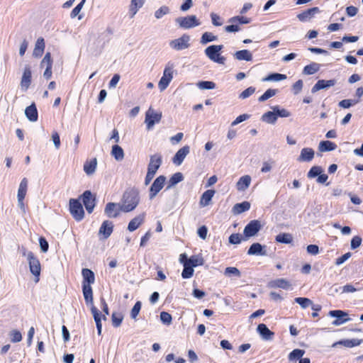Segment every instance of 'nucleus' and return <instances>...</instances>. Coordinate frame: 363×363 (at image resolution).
<instances>
[{"mask_svg":"<svg viewBox=\"0 0 363 363\" xmlns=\"http://www.w3.org/2000/svg\"><path fill=\"white\" fill-rule=\"evenodd\" d=\"M196 85L200 89H213L216 88V84L210 81H201Z\"/></svg>","mask_w":363,"mask_h":363,"instance_id":"nucleus-48","label":"nucleus"},{"mask_svg":"<svg viewBox=\"0 0 363 363\" xmlns=\"http://www.w3.org/2000/svg\"><path fill=\"white\" fill-rule=\"evenodd\" d=\"M363 342L361 339H345L341 340L333 344V347H336L338 345H342L345 347L352 348L356 346H359Z\"/></svg>","mask_w":363,"mask_h":363,"instance_id":"nucleus-17","label":"nucleus"},{"mask_svg":"<svg viewBox=\"0 0 363 363\" xmlns=\"http://www.w3.org/2000/svg\"><path fill=\"white\" fill-rule=\"evenodd\" d=\"M97 167V160H86L84 164V171L87 175L93 174Z\"/></svg>","mask_w":363,"mask_h":363,"instance_id":"nucleus-31","label":"nucleus"},{"mask_svg":"<svg viewBox=\"0 0 363 363\" xmlns=\"http://www.w3.org/2000/svg\"><path fill=\"white\" fill-rule=\"evenodd\" d=\"M320 65L316 62H311V64L304 67L303 73L306 75H311L319 71Z\"/></svg>","mask_w":363,"mask_h":363,"instance_id":"nucleus-35","label":"nucleus"},{"mask_svg":"<svg viewBox=\"0 0 363 363\" xmlns=\"http://www.w3.org/2000/svg\"><path fill=\"white\" fill-rule=\"evenodd\" d=\"M160 161L161 160H150L147 168V172L155 174L161 165Z\"/></svg>","mask_w":363,"mask_h":363,"instance_id":"nucleus-49","label":"nucleus"},{"mask_svg":"<svg viewBox=\"0 0 363 363\" xmlns=\"http://www.w3.org/2000/svg\"><path fill=\"white\" fill-rule=\"evenodd\" d=\"M162 118V112L155 111L150 106L145 113V123L147 129L151 130L154 125L159 123Z\"/></svg>","mask_w":363,"mask_h":363,"instance_id":"nucleus-3","label":"nucleus"},{"mask_svg":"<svg viewBox=\"0 0 363 363\" xmlns=\"http://www.w3.org/2000/svg\"><path fill=\"white\" fill-rule=\"evenodd\" d=\"M9 337L12 342H18L22 340L21 333L16 330H13L9 333Z\"/></svg>","mask_w":363,"mask_h":363,"instance_id":"nucleus-56","label":"nucleus"},{"mask_svg":"<svg viewBox=\"0 0 363 363\" xmlns=\"http://www.w3.org/2000/svg\"><path fill=\"white\" fill-rule=\"evenodd\" d=\"M234 57L238 60L251 61L252 60V53L247 50H242L235 52Z\"/></svg>","mask_w":363,"mask_h":363,"instance_id":"nucleus-30","label":"nucleus"},{"mask_svg":"<svg viewBox=\"0 0 363 363\" xmlns=\"http://www.w3.org/2000/svg\"><path fill=\"white\" fill-rule=\"evenodd\" d=\"M166 177L164 176L158 177L153 182L150 189V199H152L159 191L163 188Z\"/></svg>","mask_w":363,"mask_h":363,"instance_id":"nucleus-13","label":"nucleus"},{"mask_svg":"<svg viewBox=\"0 0 363 363\" xmlns=\"http://www.w3.org/2000/svg\"><path fill=\"white\" fill-rule=\"evenodd\" d=\"M121 205L120 203H108L104 208V213L108 218H116L120 215Z\"/></svg>","mask_w":363,"mask_h":363,"instance_id":"nucleus-11","label":"nucleus"},{"mask_svg":"<svg viewBox=\"0 0 363 363\" xmlns=\"http://www.w3.org/2000/svg\"><path fill=\"white\" fill-rule=\"evenodd\" d=\"M189 152V147L184 146L177 151L173 159H184Z\"/></svg>","mask_w":363,"mask_h":363,"instance_id":"nucleus-54","label":"nucleus"},{"mask_svg":"<svg viewBox=\"0 0 363 363\" xmlns=\"http://www.w3.org/2000/svg\"><path fill=\"white\" fill-rule=\"evenodd\" d=\"M91 311L93 314L94 320L96 322L98 335H100L101 334V328H102L100 313H99V310L94 306H91Z\"/></svg>","mask_w":363,"mask_h":363,"instance_id":"nucleus-32","label":"nucleus"},{"mask_svg":"<svg viewBox=\"0 0 363 363\" xmlns=\"http://www.w3.org/2000/svg\"><path fill=\"white\" fill-rule=\"evenodd\" d=\"M123 320V316L121 314L113 313L112 314V323L116 328L118 327Z\"/></svg>","mask_w":363,"mask_h":363,"instance_id":"nucleus-63","label":"nucleus"},{"mask_svg":"<svg viewBox=\"0 0 363 363\" xmlns=\"http://www.w3.org/2000/svg\"><path fill=\"white\" fill-rule=\"evenodd\" d=\"M69 211L75 220H81L84 218V211L82 203L78 200L70 199Z\"/></svg>","mask_w":363,"mask_h":363,"instance_id":"nucleus-8","label":"nucleus"},{"mask_svg":"<svg viewBox=\"0 0 363 363\" xmlns=\"http://www.w3.org/2000/svg\"><path fill=\"white\" fill-rule=\"evenodd\" d=\"M82 274L83 277V283L82 286L86 285L91 286L94 283L95 277L94 272L89 269H83L82 271Z\"/></svg>","mask_w":363,"mask_h":363,"instance_id":"nucleus-22","label":"nucleus"},{"mask_svg":"<svg viewBox=\"0 0 363 363\" xmlns=\"http://www.w3.org/2000/svg\"><path fill=\"white\" fill-rule=\"evenodd\" d=\"M286 79V75L279 73H274L269 74L267 77L263 79V81H273V82H279L281 80H284Z\"/></svg>","mask_w":363,"mask_h":363,"instance_id":"nucleus-41","label":"nucleus"},{"mask_svg":"<svg viewBox=\"0 0 363 363\" xmlns=\"http://www.w3.org/2000/svg\"><path fill=\"white\" fill-rule=\"evenodd\" d=\"M304 350L300 349H295L289 354V359L290 361L301 359H302L301 357L304 355Z\"/></svg>","mask_w":363,"mask_h":363,"instance_id":"nucleus-43","label":"nucleus"},{"mask_svg":"<svg viewBox=\"0 0 363 363\" xmlns=\"http://www.w3.org/2000/svg\"><path fill=\"white\" fill-rule=\"evenodd\" d=\"M186 262L192 266V267H195L197 266L203 265V259L199 255H194L189 258V259H186Z\"/></svg>","mask_w":363,"mask_h":363,"instance_id":"nucleus-39","label":"nucleus"},{"mask_svg":"<svg viewBox=\"0 0 363 363\" xmlns=\"http://www.w3.org/2000/svg\"><path fill=\"white\" fill-rule=\"evenodd\" d=\"M145 217V213H143L139 214L138 216H135L128 223V230L130 232H133V231L135 230L143 223Z\"/></svg>","mask_w":363,"mask_h":363,"instance_id":"nucleus-19","label":"nucleus"},{"mask_svg":"<svg viewBox=\"0 0 363 363\" xmlns=\"http://www.w3.org/2000/svg\"><path fill=\"white\" fill-rule=\"evenodd\" d=\"M139 191L136 189H128L125 191L121 199V211L128 213L133 211L140 203Z\"/></svg>","mask_w":363,"mask_h":363,"instance_id":"nucleus-1","label":"nucleus"},{"mask_svg":"<svg viewBox=\"0 0 363 363\" xmlns=\"http://www.w3.org/2000/svg\"><path fill=\"white\" fill-rule=\"evenodd\" d=\"M25 115L31 122H35L38 121V111L35 104H32L29 106L26 107L25 110Z\"/></svg>","mask_w":363,"mask_h":363,"instance_id":"nucleus-24","label":"nucleus"},{"mask_svg":"<svg viewBox=\"0 0 363 363\" xmlns=\"http://www.w3.org/2000/svg\"><path fill=\"white\" fill-rule=\"evenodd\" d=\"M336 144L329 140L321 141L318 145V150L320 152H327L335 150Z\"/></svg>","mask_w":363,"mask_h":363,"instance_id":"nucleus-34","label":"nucleus"},{"mask_svg":"<svg viewBox=\"0 0 363 363\" xmlns=\"http://www.w3.org/2000/svg\"><path fill=\"white\" fill-rule=\"evenodd\" d=\"M359 102V99H343L339 102L338 106L343 108H349Z\"/></svg>","mask_w":363,"mask_h":363,"instance_id":"nucleus-46","label":"nucleus"},{"mask_svg":"<svg viewBox=\"0 0 363 363\" xmlns=\"http://www.w3.org/2000/svg\"><path fill=\"white\" fill-rule=\"evenodd\" d=\"M214 194V190L209 189L204 191L201 196V199L199 201L200 206L203 207L208 206Z\"/></svg>","mask_w":363,"mask_h":363,"instance_id":"nucleus-26","label":"nucleus"},{"mask_svg":"<svg viewBox=\"0 0 363 363\" xmlns=\"http://www.w3.org/2000/svg\"><path fill=\"white\" fill-rule=\"evenodd\" d=\"M323 172V169L320 167H313L308 173V177L314 178Z\"/></svg>","mask_w":363,"mask_h":363,"instance_id":"nucleus-57","label":"nucleus"},{"mask_svg":"<svg viewBox=\"0 0 363 363\" xmlns=\"http://www.w3.org/2000/svg\"><path fill=\"white\" fill-rule=\"evenodd\" d=\"M262 121L269 123L274 124L277 120L276 112L273 110L272 111H267L264 113L261 118Z\"/></svg>","mask_w":363,"mask_h":363,"instance_id":"nucleus-33","label":"nucleus"},{"mask_svg":"<svg viewBox=\"0 0 363 363\" xmlns=\"http://www.w3.org/2000/svg\"><path fill=\"white\" fill-rule=\"evenodd\" d=\"M194 269L192 266L189 265L187 262H184V269L182 273V277L184 279H189L194 274Z\"/></svg>","mask_w":363,"mask_h":363,"instance_id":"nucleus-42","label":"nucleus"},{"mask_svg":"<svg viewBox=\"0 0 363 363\" xmlns=\"http://www.w3.org/2000/svg\"><path fill=\"white\" fill-rule=\"evenodd\" d=\"M190 36L186 34L182 35L180 38L169 41V46L174 50H182L189 48Z\"/></svg>","mask_w":363,"mask_h":363,"instance_id":"nucleus-6","label":"nucleus"},{"mask_svg":"<svg viewBox=\"0 0 363 363\" xmlns=\"http://www.w3.org/2000/svg\"><path fill=\"white\" fill-rule=\"evenodd\" d=\"M45 48L44 38H38L35 42V48L33 51V55L35 57H40L43 55Z\"/></svg>","mask_w":363,"mask_h":363,"instance_id":"nucleus-21","label":"nucleus"},{"mask_svg":"<svg viewBox=\"0 0 363 363\" xmlns=\"http://www.w3.org/2000/svg\"><path fill=\"white\" fill-rule=\"evenodd\" d=\"M340 294H352L358 291V289L351 284L340 286Z\"/></svg>","mask_w":363,"mask_h":363,"instance_id":"nucleus-50","label":"nucleus"},{"mask_svg":"<svg viewBox=\"0 0 363 363\" xmlns=\"http://www.w3.org/2000/svg\"><path fill=\"white\" fill-rule=\"evenodd\" d=\"M86 0H82L79 4H77L72 11L70 16L71 18H75L82 9Z\"/></svg>","mask_w":363,"mask_h":363,"instance_id":"nucleus-62","label":"nucleus"},{"mask_svg":"<svg viewBox=\"0 0 363 363\" xmlns=\"http://www.w3.org/2000/svg\"><path fill=\"white\" fill-rule=\"evenodd\" d=\"M277 93V89H269L261 96L259 97L258 101L259 102H264L269 98L275 96Z\"/></svg>","mask_w":363,"mask_h":363,"instance_id":"nucleus-47","label":"nucleus"},{"mask_svg":"<svg viewBox=\"0 0 363 363\" xmlns=\"http://www.w3.org/2000/svg\"><path fill=\"white\" fill-rule=\"evenodd\" d=\"M82 291L84 300L86 303H91L93 306V292L91 286H82Z\"/></svg>","mask_w":363,"mask_h":363,"instance_id":"nucleus-36","label":"nucleus"},{"mask_svg":"<svg viewBox=\"0 0 363 363\" xmlns=\"http://www.w3.org/2000/svg\"><path fill=\"white\" fill-rule=\"evenodd\" d=\"M318 12L319 9L318 7H313L298 14L297 18L300 21L305 22L311 19Z\"/></svg>","mask_w":363,"mask_h":363,"instance_id":"nucleus-20","label":"nucleus"},{"mask_svg":"<svg viewBox=\"0 0 363 363\" xmlns=\"http://www.w3.org/2000/svg\"><path fill=\"white\" fill-rule=\"evenodd\" d=\"M113 225L109 220H105L99 228V234H102L104 238H108L113 232Z\"/></svg>","mask_w":363,"mask_h":363,"instance_id":"nucleus-23","label":"nucleus"},{"mask_svg":"<svg viewBox=\"0 0 363 363\" xmlns=\"http://www.w3.org/2000/svg\"><path fill=\"white\" fill-rule=\"evenodd\" d=\"M266 247L262 246L258 242L253 243L248 249L247 254L249 255H261L265 256L267 255Z\"/></svg>","mask_w":363,"mask_h":363,"instance_id":"nucleus-18","label":"nucleus"},{"mask_svg":"<svg viewBox=\"0 0 363 363\" xmlns=\"http://www.w3.org/2000/svg\"><path fill=\"white\" fill-rule=\"evenodd\" d=\"M211 18L212 24L215 26H220L223 24L221 21V18L216 13H211Z\"/></svg>","mask_w":363,"mask_h":363,"instance_id":"nucleus-64","label":"nucleus"},{"mask_svg":"<svg viewBox=\"0 0 363 363\" xmlns=\"http://www.w3.org/2000/svg\"><path fill=\"white\" fill-rule=\"evenodd\" d=\"M83 203L86 211L90 213L93 211L95 207V196L90 191H85L82 196Z\"/></svg>","mask_w":363,"mask_h":363,"instance_id":"nucleus-14","label":"nucleus"},{"mask_svg":"<svg viewBox=\"0 0 363 363\" xmlns=\"http://www.w3.org/2000/svg\"><path fill=\"white\" fill-rule=\"evenodd\" d=\"M335 84H336V80H335V79H330V80L320 79L312 87L311 92L315 93L320 89L333 86Z\"/></svg>","mask_w":363,"mask_h":363,"instance_id":"nucleus-16","label":"nucleus"},{"mask_svg":"<svg viewBox=\"0 0 363 363\" xmlns=\"http://www.w3.org/2000/svg\"><path fill=\"white\" fill-rule=\"evenodd\" d=\"M176 22L179 26L184 29H189L201 25V22L194 15L186 17H179L176 19Z\"/></svg>","mask_w":363,"mask_h":363,"instance_id":"nucleus-5","label":"nucleus"},{"mask_svg":"<svg viewBox=\"0 0 363 363\" xmlns=\"http://www.w3.org/2000/svg\"><path fill=\"white\" fill-rule=\"evenodd\" d=\"M292 240L293 237L289 233H280L276 237V241L281 243L289 244Z\"/></svg>","mask_w":363,"mask_h":363,"instance_id":"nucleus-40","label":"nucleus"},{"mask_svg":"<svg viewBox=\"0 0 363 363\" xmlns=\"http://www.w3.org/2000/svg\"><path fill=\"white\" fill-rule=\"evenodd\" d=\"M257 330L264 340H273L274 333L272 331H271L265 324H259L257 328Z\"/></svg>","mask_w":363,"mask_h":363,"instance_id":"nucleus-15","label":"nucleus"},{"mask_svg":"<svg viewBox=\"0 0 363 363\" xmlns=\"http://www.w3.org/2000/svg\"><path fill=\"white\" fill-rule=\"evenodd\" d=\"M170 9L167 6H162L155 12V16L157 19L162 18L164 15L169 13Z\"/></svg>","mask_w":363,"mask_h":363,"instance_id":"nucleus-52","label":"nucleus"},{"mask_svg":"<svg viewBox=\"0 0 363 363\" xmlns=\"http://www.w3.org/2000/svg\"><path fill=\"white\" fill-rule=\"evenodd\" d=\"M27 259L29 264L30 272L37 277L35 282L39 281L38 277L40 274V264L38 259L34 256L32 252H28L27 254Z\"/></svg>","mask_w":363,"mask_h":363,"instance_id":"nucleus-7","label":"nucleus"},{"mask_svg":"<svg viewBox=\"0 0 363 363\" xmlns=\"http://www.w3.org/2000/svg\"><path fill=\"white\" fill-rule=\"evenodd\" d=\"M272 108L276 112L277 118H287L291 116V113L289 111L285 108L280 109L278 106H273Z\"/></svg>","mask_w":363,"mask_h":363,"instance_id":"nucleus-51","label":"nucleus"},{"mask_svg":"<svg viewBox=\"0 0 363 363\" xmlns=\"http://www.w3.org/2000/svg\"><path fill=\"white\" fill-rule=\"evenodd\" d=\"M28 189V180L26 178H23L19 184L17 198H24L26 196Z\"/></svg>","mask_w":363,"mask_h":363,"instance_id":"nucleus-37","label":"nucleus"},{"mask_svg":"<svg viewBox=\"0 0 363 363\" xmlns=\"http://www.w3.org/2000/svg\"><path fill=\"white\" fill-rule=\"evenodd\" d=\"M141 302L140 301H137L135 305L133 306L132 310H131V312H130V317L131 318L133 319H136L138 315L140 313V311L141 309Z\"/></svg>","mask_w":363,"mask_h":363,"instance_id":"nucleus-60","label":"nucleus"},{"mask_svg":"<svg viewBox=\"0 0 363 363\" xmlns=\"http://www.w3.org/2000/svg\"><path fill=\"white\" fill-rule=\"evenodd\" d=\"M228 21V23H238V25L248 24L251 22V18L243 16H236L229 18Z\"/></svg>","mask_w":363,"mask_h":363,"instance_id":"nucleus-38","label":"nucleus"},{"mask_svg":"<svg viewBox=\"0 0 363 363\" xmlns=\"http://www.w3.org/2000/svg\"><path fill=\"white\" fill-rule=\"evenodd\" d=\"M261 223L257 220H251L244 229V235L246 238L255 236L261 229Z\"/></svg>","mask_w":363,"mask_h":363,"instance_id":"nucleus-12","label":"nucleus"},{"mask_svg":"<svg viewBox=\"0 0 363 363\" xmlns=\"http://www.w3.org/2000/svg\"><path fill=\"white\" fill-rule=\"evenodd\" d=\"M217 40V36L214 35L212 33L206 32L204 33L201 38V43L205 45L209 42H213Z\"/></svg>","mask_w":363,"mask_h":363,"instance_id":"nucleus-44","label":"nucleus"},{"mask_svg":"<svg viewBox=\"0 0 363 363\" xmlns=\"http://www.w3.org/2000/svg\"><path fill=\"white\" fill-rule=\"evenodd\" d=\"M184 179L183 174L181 172H177L174 174L167 182V186L166 187L167 190H169L177 185L178 183L182 182Z\"/></svg>","mask_w":363,"mask_h":363,"instance_id":"nucleus-28","label":"nucleus"},{"mask_svg":"<svg viewBox=\"0 0 363 363\" xmlns=\"http://www.w3.org/2000/svg\"><path fill=\"white\" fill-rule=\"evenodd\" d=\"M111 155L115 159H123V150L120 146L115 145L112 147Z\"/></svg>","mask_w":363,"mask_h":363,"instance_id":"nucleus-53","label":"nucleus"},{"mask_svg":"<svg viewBox=\"0 0 363 363\" xmlns=\"http://www.w3.org/2000/svg\"><path fill=\"white\" fill-rule=\"evenodd\" d=\"M223 48L222 45H212L205 49L204 53L211 61L223 65L225 62V58L220 55V51Z\"/></svg>","mask_w":363,"mask_h":363,"instance_id":"nucleus-2","label":"nucleus"},{"mask_svg":"<svg viewBox=\"0 0 363 363\" xmlns=\"http://www.w3.org/2000/svg\"><path fill=\"white\" fill-rule=\"evenodd\" d=\"M328 314L331 317L336 318V319L335 320H333L332 323V324L335 326H339L340 325H342L343 323H345L350 320L349 318H347L348 314L343 311H340V310L330 311Z\"/></svg>","mask_w":363,"mask_h":363,"instance_id":"nucleus-9","label":"nucleus"},{"mask_svg":"<svg viewBox=\"0 0 363 363\" xmlns=\"http://www.w3.org/2000/svg\"><path fill=\"white\" fill-rule=\"evenodd\" d=\"M294 301L298 303L302 308H306L313 304V301L308 298L303 297H298L294 299Z\"/></svg>","mask_w":363,"mask_h":363,"instance_id":"nucleus-45","label":"nucleus"},{"mask_svg":"<svg viewBox=\"0 0 363 363\" xmlns=\"http://www.w3.org/2000/svg\"><path fill=\"white\" fill-rule=\"evenodd\" d=\"M32 72L29 65H26L23 69V75L21 79V89L22 91H26L29 88L31 84Z\"/></svg>","mask_w":363,"mask_h":363,"instance_id":"nucleus-10","label":"nucleus"},{"mask_svg":"<svg viewBox=\"0 0 363 363\" xmlns=\"http://www.w3.org/2000/svg\"><path fill=\"white\" fill-rule=\"evenodd\" d=\"M251 177L249 175L241 177L236 183V188L240 191H245L250 185Z\"/></svg>","mask_w":363,"mask_h":363,"instance_id":"nucleus-25","label":"nucleus"},{"mask_svg":"<svg viewBox=\"0 0 363 363\" xmlns=\"http://www.w3.org/2000/svg\"><path fill=\"white\" fill-rule=\"evenodd\" d=\"M224 274L226 276L234 275L238 277H240L241 276L240 270L234 267H228L225 268Z\"/></svg>","mask_w":363,"mask_h":363,"instance_id":"nucleus-58","label":"nucleus"},{"mask_svg":"<svg viewBox=\"0 0 363 363\" xmlns=\"http://www.w3.org/2000/svg\"><path fill=\"white\" fill-rule=\"evenodd\" d=\"M160 320L161 321L166 325H170L172 323V315L162 311L160 313Z\"/></svg>","mask_w":363,"mask_h":363,"instance_id":"nucleus-61","label":"nucleus"},{"mask_svg":"<svg viewBox=\"0 0 363 363\" xmlns=\"http://www.w3.org/2000/svg\"><path fill=\"white\" fill-rule=\"evenodd\" d=\"M255 92V88L253 86H250L240 94L239 98L241 99H245L252 96Z\"/></svg>","mask_w":363,"mask_h":363,"instance_id":"nucleus-59","label":"nucleus"},{"mask_svg":"<svg viewBox=\"0 0 363 363\" xmlns=\"http://www.w3.org/2000/svg\"><path fill=\"white\" fill-rule=\"evenodd\" d=\"M314 157V151L311 148H303L301 150L299 159H313Z\"/></svg>","mask_w":363,"mask_h":363,"instance_id":"nucleus-55","label":"nucleus"},{"mask_svg":"<svg viewBox=\"0 0 363 363\" xmlns=\"http://www.w3.org/2000/svg\"><path fill=\"white\" fill-rule=\"evenodd\" d=\"M269 285L272 288H280L283 289H288L291 286L289 281L282 278L272 281Z\"/></svg>","mask_w":363,"mask_h":363,"instance_id":"nucleus-27","label":"nucleus"},{"mask_svg":"<svg viewBox=\"0 0 363 363\" xmlns=\"http://www.w3.org/2000/svg\"><path fill=\"white\" fill-rule=\"evenodd\" d=\"M173 69L174 65L170 62L167 63L164 69L163 75L158 83V87L161 91L166 89L172 80L174 72Z\"/></svg>","mask_w":363,"mask_h":363,"instance_id":"nucleus-4","label":"nucleus"},{"mask_svg":"<svg viewBox=\"0 0 363 363\" xmlns=\"http://www.w3.org/2000/svg\"><path fill=\"white\" fill-rule=\"evenodd\" d=\"M250 208V203L248 201L236 203L232 209L234 214H240Z\"/></svg>","mask_w":363,"mask_h":363,"instance_id":"nucleus-29","label":"nucleus"}]
</instances>
